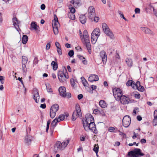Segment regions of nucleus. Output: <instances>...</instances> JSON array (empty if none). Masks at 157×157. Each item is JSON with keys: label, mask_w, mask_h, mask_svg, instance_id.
Returning <instances> with one entry per match:
<instances>
[{"label": "nucleus", "mask_w": 157, "mask_h": 157, "mask_svg": "<svg viewBox=\"0 0 157 157\" xmlns=\"http://www.w3.org/2000/svg\"><path fill=\"white\" fill-rule=\"evenodd\" d=\"M138 86V87H137L136 89H137L139 91H140L141 92H143L144 91V89L143 86H141L140 85V82L139 85Z\"/></svg>", "instance_id": "58836bf2"}, {"label": "nucleus", "mask_w": 157, "mask_h": 157, "mask_svg": "<svg viewBox=\"0 0 157 157\" xmlns=\"http://www.w3.org/2000/svg\"><path fill=\"white\" fill-rule=\"evenodd\" d=\"M69 142V140H66L63 141L62 143H61V147L62 149L65 148Z\"/></svg>", "instance_id": "c85d7f7f"}, {"label": "nucleus", "mask_w": 157, "mask_h": 157, "mask_svg": "<svg viewBox=\"0 0 157 157\" xmlns=\"http://www.w3.org/2000/svg\"><path fill=\"white\" fill-rule=\"evenodd\" d=\"M99 105L101 108H105L107 106L106 103L104 100L100 101L99 102Z\"/></svg>", "instance_id": "72a5a7b5"}, {"label": "nucleus", "mask_w": 157, "mask_h": 157, "mask_svg": "<svg viewBox=\"0 0 157 157\" xmlns=\"http://www.w3.org/2000/svg\"><path fill=\"white\" fill-rule=\"evenodd\" d=\"M46 86L47 88V91L48 92H52V90L51 88H49V87H48V86L46 85Z\"/></svg>", "instance_id": "052dcab7"}, {"label": "nucleus", "mask_w": 157, "mask_h": 157, "mask_svg": "<svg viewBox=\"0 0 157 157\" xmlns=\"http://www.w3.org/2000/svg\"><path fill=\"white\" fill-rule=\"evenodd\" d=\"M75 12V9L74 7H72L71 8V10H70V12L71 13L74 14V13Z\"/></svg>", "instance_id": "6e6d98bb"}, {"label": "nucleus", "mask_w": 157, "mask_h": 157, "mask_svg": "<svg viewBox=\"0 0 157 157\" xmlns=\"http://www.w3.org/2000/svg\"><path fill=\"white\" fill-rule=\"evenodd\" d=\"M154 118L153 121V124L154 126L157 125V110H155L154 112Z\"/></svg>", "instance_id": "4be33fe9"}, {"label": "nucleus", "mask_w": 157, "mask_h": 157, "mask_svg": "<svg viewBox=\"0 0 157 157\" xmlns=\"http://www.w3.org/2000/svg\"><path fill=\"white\" fill-rule=\"evenodd\" d=\"M4 77L3 76H0V81L2 84H3L4 83Z\"/></svg>", "instance_id": "de8ad7c7"}, {"label": "nucleus", "mask_w": 157, "mask_h": 157, "mask_svg": "<svg viewBox=\"0 0 157 157\" xmlns=\"http://www.w3.org/2000/svg\"><path fill=\"white\" fill-rule=\"evenodd\" d=\"M81 79L83 85L85 86H87V84H88L87 82L86 81L85 78L82 77L81 78Z\"/></svg>", "instance_id": "79ce46f5"}, {"label": "nucleus", "mask_w": 157, "mask_h": 157, "mask_svg": "<svg viewBox=\"0 0 157 157\" xmlns=\"http://www.w3.org/2000/svg\"><path fill=\"white\" fill-rule=\"evenodd\" d=\"M99 147L98 144H95L94 146L93 151L96 153V155L97 154L98 151Z\"/></svg>", "instance_id": "4c0bfd02"}, {"label": "nucleus", "mask_w": 157, "mask_h": 157, "mask_svg": "<svg viewBox=\"0 0 157 157\" xmlns=\"http://www.w3.org/2000/svg\"><path fill=\"white\" fill-rule=\"evenodd\" d=\"M78 116V117L77 113L74 111L72 115V120L73 121H75L77 118Z\"/></svg>", "instance_id": "e433bc0d"}, {"label": "nucleus", "mask_w": 157, "mask_h": 157, "mask_svg": "<svg viewBox=\"0 0 157 157\" xmlns=\"http://www.w3.org/2000/svg\"><path fill=\"white\" fill-rule=\"evenodd\" d=\"M58 78L60 82H63L65 81L66 79L68 78V76L62 71H59L58 73Z\"/></svg>", "instance_id": "6e6552de"}, {"label": "nucleus", "mask_w": 157, "mask_h": 157, "mask_svg": "<svg viewBox=\"0 0 157 157\" xmlns=\"http://www.w3.org/2000/svg\"><path fill=\"white\" fill-rule=\"evenodd\" d=\"M68 55L70 57H72L74 54V51L73 50H71L68 52Z\"/></svg>", "instance_id": "49530a36"}, {"label": "nucleus", "mask_w": 157, "mask_h": 157, "mask_svg": "<svg viewBox=\"0 0 157 157\" xmlns=\"http://www.w3.org/2000/svg\"><path fill=\"white\" fill-rule=\"evenodd\" d=\"M100 34V30L99 28H96L93 31L91 35L97 36H99Z\"/></svg>", "instance_id": "412c9836"}, {"label": "nucleus", "mask_w": 157, "mask_h": 157, "mask_svg": "<svg viewBox=\"0 0 157 157\" xmlns=\"http://www.w3.org/2000/svg\"><path fill=\"white\" fill-rule=\"evenodd\" d=\"M83 98V95L82 94H79L78 96V98L79 100Z\"/></svg>", "instance_id": "338daca9"}, {"label": "nucleus", "mask_w": 157, "mask_h": 157, "mask_svg": "<svg viewBox=\"0 0 157 157\" xmlns=\"http://www.w3.org/2000/svg\"><path fill=\"white\" fill-rule=\"evenodd\" d=\"M99 80V78L97 75H90L89 78V81L92 82L94 81H97Z\"/></svg>", "instance_id": "dca6fc26"}, {"label": "nucleus", "mask_w": 157, "mask_h": 157, "mask_svg": "<svg viewBox=\"0 0 157 157\" xmlns=\"http://www.w3.org/2000/svg\"><path fill=\"white\" fill-rule=\"evenodd\" d=\"M79 20L82 24H85L86 21V17L85 14L80 15L79 17Z\"/></svg>", "instance_id": "aec40b11"}, {"label": "nucleus", "mask_w": 157, "mask_h": 157, "mask_svg": "<svg viewBox=\"0 0 157 157\" xmlns=\"http://www.w3.org/2000/svg\"><path fill=\"white\" fill-rule=\"evenodd\" d=\"M98 37L92 35L91 39V43L93 44H95L96 42Z\"/></svg>", "instance_id": "7c9ffc66"}, {"label": "nucleus", "mask_w": 157, "mask_h": 157, "mask_svg": "<svg viewBox=\"0 0 157 157\" xmlns=\"http://www.w3.org/2000/svg\"><path fill=\"white\" fill-rule=\"evenodd\" d=\"M140 82L138 81L136 83L133 81V82L132 83L131 86L132 88L134 89H136L138 86L139 85Z\"/></svg>", "instance_id": "f704fd0d"}, {"label": "nucleus", "mask_w": 157, "mask_h": 157, "mask_svg": "<svg viewBox=\"0 0 157 157\" xmlns=\"http://www.w3.org/2000/svg\"><path fill=\"white\" fill-rule=\"evenodd\" d=\"M149 6L150 7V9H151V8L153 9V12L155 14V15L157 17V12H156V11H155V10H154V7L151 6V5H149Z\"/></svg>", "instance_id": "3c124183"}, {"label": "nucleus", "mask_w": 157, "mask_h": 157, "mask_svg": "<svg viewBox=\"0 0 157 157\" xmlns=\"http://www.w3.org/2000/svg\"><path fill=\"white\" fill-rule=\"evenodd\" d=\"M131 122L130 117L128 115L124 116L122 120V123L123 126L126 128L128 127Z\"/></svg>", "instance_id": "0eeeda50"}, {"label": "nucleus", "mask_w": 157, "mask_h": 157, "mask_svg": "<svg viewBox=\"0 0 157 157\" xmlns=\"http://www.w3.org/2000/svg\"><path fill=\"white\" fill-rule=\"evenodd\" d=\"M99 19V17L96 16H95L93 19V21H94L95 22H97Z\"/></svg>", "instance_id": "09e8293b"}, {"label": "nucleus", "mask_w": 157, "mask_h": 157, "mask_svg": "<svg viewBox=\"0 0 157 157\" xmlns=\"http://www.w3.org/2000/svg\"><path fill=\"white\" fill-rule=\"evenodd\" d=\"M88 14H95V9L93 6L89 7L88 9Z\"/></svg>", "instance_id": "c756f323"}, {"label": "nucleus", "mask_w": 157, "mask_h": 157, "mask_svg": "<svg viewBox=\"0 0 157 157\" xmlns=\"http://www.w3.org/2000/svg\"><path fill=\"white\" fill-rule=\"evenodd\" d=\"M140 9L139 8H136L135 10V12L136 13H140Z\"/></svg>", "instance_id": "5fc2aeb1"}, {"label": "nucleus", "mask_w": 157, "mask_h": 157, "mask_svg": "<svg viewBox=\"0 0 157 157\" xmlns=\"http://www.w3.org/2000/svg\"><path fill=\"white\" fill-rule=\"evenodd\" d=\"M32 137L29 135H27L25 137V143L29 145L31 143V141Z\"/></svg>", "instance_id": "b1692460"}, {"label": "nucleus", "mask_w": 157, "mask_h": 157, "mask_svg": "<svg viewBox=\"0 0 157 157\" xmlns=\"http://www.w3.org/2000/svg\"><path fill=\"white\" fill-rule=\"evenodd\" d=\"M133 82V81L132 80H129L126 83V85L127 86H131L132 83Z\"/></svg>", "instance_id": "a18cd8bd"}, {"label": "nucleus", "mask_w": 157, "mask_h": 157, "mask_svg": "<svg viewBox=\"0 0 157 157\" xmlns=\"http://www.w3.org/2000/svg\"><path fill=\"white\" fill-rule=\"evenodd\" d=\"M71 84L72 86H74L75 84V83L74 81V80L73 78H72L71 79Z\"/></svg>", "instance_id": "8fccbe9b"}, {"label": "nucleus", "mask_w": 157, "mask_h": 157, "mask_svg": "<svg viewBox=\"0 0 157 157\" xmlns=\"http://www.w3.org/2000/svg\"><path fill=\"white\" fill-rule=\"evenodd\" d=\"M59 122V121L57 119V118L56 117L52 122L51 125L50 127V130L52 128L53 129L54 127L56 125L57 123Z\"/></svg>", "instance_id": "a878e982"}, {"label": "nucleus", "mask_w": 157, "mask_h": 157, "mask_svg": "<svg viewBox=\"0 0 157 157\" xmlns=\"http://www.w3.org/2000/svg\"><path fill=\"white\" fill-rule=\"evenodd\" d=\"M68 16L69 18L72 20H74L75 18V15L74 13H69Z\"/></svg>", "instance_id": "a19ab883"}, {"label": "nucleus", "mask_w": 157, "mask_h": 157, "mask_svg": "<svg viewBox=\"0 0 157 157\" xmlns=\"http://www.w3.org/2000/svg\"><path fill=\"white\" fill-rule=\"evenodd\" d=\"M55 45L57 49L60 48V45L58 42H56Z\"/></svg>", "instance_id": "13d9d810"}, {"label": "nucleus", "mask_w": 157, "mask_h": 157, "mask_svg": "<svg viewBox=\"0 0 157 157\" xmlns=\"http://www.w3.org/2000/svg\"><path fill=\"white\" fill-rule=\"evenodd\" d=\"M54 19L52 21V27L53 32L55 35L57 34L58 33V27L59 26L58 19L56 15H54Z\"/></svg>", "instance_id": "7ed1b4c3"}, {"label": "nucleus", "mask_w": 157, "mask_h": 157, "mask_svg": "<svg viewBox=\"0 0 157 157\" xmlns=\"http://www.w3.org/2000/svg\"><path fill=\"white\" fill-rule=\"evenodd\" d=\"M33 99L35 102L38 103L40 99V96L38 93V90L36 89H34L33 90Z\"/></svg>", "instance_id": "9b49d317"}, {"label": "nucleus", "mask_w": 157, "mask_h": 157, "mask_svg": "<svg viewBox=\"0 0 157 157\" xmlns=\"http://www.w3.org/2000/svg\"><path fill=\"white\" fill-rule=\"evenodd\" d=\"M50 43H47L46 46V49L47 50H49L50 48Z\"/></svg>", "instance_id": "bf43d9fd"}, {"label": "nucleus", "mask_w": 157, "mask_h": 157, "mask_svg": "<svg viewBox=\"0 0 157 157\" xmlns=\"http://www.w3.org/2000/svg\"><path fill=\"white\" fill-rule=\"evenodd\" d=\"M137 119L138 121H140L142 120V118L140 116H138L137 117Z\"/></svg>", "instance_id": "774afa93"}, {"label": "nucleus", "mask_w": 157, "mask_h": 157, "mask_svg": "<svg viewBox=\"0 0 157 157\" xmlns=\"http://www.w3.org/2000/svg\"><path fill=\"white\" fill-rule=\"evenodd\" d=\"M102 27L103 31L105 33V31H107L108 30H109V28L107 26V24L105 23H103L102 25Z\"/></svg>", "instance_id": "2f4dec72"}, {"label": "nucleus", "mask_w": 157, "mask_h": 157, "mask_svg": "<svg viewBox=\"0 0 157 157\" xmlns=\"http://www.w3.org/2000/svg\"><path fill=\"white\" fill-rule=\"evenodd\" d=\"M113 95L117 100L123 95L122 91L119 88H115L113 89Z\"/></svg>", "instance_id": "423d86ee"}, {"label": "nucleus", "mask_w": 157, "mask_h": 157, "mask_svg": "<svg viewBox=\"0 0 157 157\" xmlns=\"http://www.w3.org/2000/svg\"><path fill=\"white\" fill-rule=\"evenodd\" d=\"M135 97L137 98H139L140 97V95L139 94H135Z\"/></svg>", "instance_id": "680f3d73"}, {"label": "nucleus", "mask_w": 157, "mask_h": 157, "mask_svg": "<svg viewBox=\"0 0 157 157\" xmlns=\"http://www.w3.org/2000/svg\"><path fill=\"white\" fill-rule=\"evenodd\" d=\"M62 149L61 146V142L59 141H57L54 145V150L55 151L57 152L60 150Z\"/></svg>", "instance_id": "2eb2a0df"}, {"label": "nucleus", "mask_w": 157, "mask_h": 157, "mask_svg": "<svg viewBox=\"0 0 157 157\" xmlns=\"http://www.w3.org/2000/svg\"><path fill=\"white\" fill-rule=\"evenodd\" d=\"M141 29L145 33L148 34H152L153 32L148 28L143 27H141Z\"/></svg>", "instance_id": "a211bd4d"}, {"label": "nucleus", "mask_w": 157, "mask_h": 157, "mask_svg": "<svg viewBox=\"0 0 157 157\" xmlns=\"http://www.w3.org/2000/svg\"><path fill=\"white\" fill-rule=\"evenodd\" d=\"M88 17L89 19H90L92 21H93V19L95 16V14H88Z\"/></svg>", "instance_id": "37998d69"}, {"label": "nucleus", "mask_w": 157, "mask_h": 157, "mask_svg": "<svg viewBox=\"0 0 157 157\" xmlns=\"http://www.w3.org/2000/svg\"><path fill=\"white\" fill-rule=\"evenodd\" d=\"M51 65L52 66L53 69L54 71L56 70L58 68V66L57 62L54 61H52L51 63Z\"/></svg>", "instance_id": "473e14b6"}, {"label": "nucleus", "mask_w": 157, "mask_h": 157, "mask_svg": "<svg viewBox=\"0 0 157 157\" xmlns=\"http://www.w3.org/2000/svg\"><path fill=\"white\" fill-rule=\"evenodd\" d=\"M125 62L128 67H131L132 66L133 63L131 59L127 58L125 59Z\"/></svg>", "instance_id": "bb28decb"}, {"label": "nucleus", "mask_w": 157, "mask_h": 157, "mask_svg": "<svg viewBox=\"0 0 157 157\" xmlns=\"http://www.w3.org/2000/svg\"><path fill=\"white\" fill-rule=\"evenodd\" d=\"M118 13L120 15L121 17L123 18L125 20H126V19L124 17L123 13H122L121 11H119Z\"/></svg>", "instance_id": "603ef678"}, {"label": "nucleus", "mask_w": 157, "mask_h": 157, "mask_svg": "<svg viewBox=\"0 0 157 157\" xmlns=\"http://www.w3.org/2000/svg\"><path fill=\"white\" fill-rule=\"evenodd\" d=\"M60 95L63 97H66V88L64 86H61L59 89Z\"/></svg>", "instance_id": "4468645a"}, {"label": "nucleus", "mask_w": 157, "mask_h": 157, "mask_svg": "<svg viewBox=\"0 0 157 157\" xmlns=\"http://www.w3.org/2000/svg\"><path fill=\"white\" fill-rule=\"evenodd\" d=\"M75 109L76 111H75L77 113L78 117L80 118H81L82 117V114L79 105L78 104H76Z\"/></svg>", "instance_id": "6ab92c4d"}, {"label": "nucleus", "mask_w": 157, "mask_h": 157, "mask_svg": "<svg viewBox=\"0 0 157 157\" xmlns=\"http://www.w3.org/2000/svg\"><path fill=\"white\" fill-rule=\"evenodd\" d=\"M65 115H60L59 116L58 118H57V119L59 121V122L63 120L65 118Z\"/></svg>", "instance_id": "ea45409f"}, {"label": "nucleus", "mask_w": 157, "mask_h": 157, "mask_svg": "<svg viewBox=\"0 0 157 157\" xmlns=\"http://www.w3.org/2000/svg\"><path fill=\"white\" fill-rule=\"evenodd\" d=\"M59 106L57 104H55L51 106L50 110V116L52 118L55 117L56 113L59 110Z\"/></svg>", "instance_id": "20e7f679"}, {"label": "nucleus", "mask_w": 157, "mask_h": 157, "mask_svg": "<svg viewBox=\"0 0 157 157\" xmlns=\"http://www.w3.org/2000/svg\"><path fill=\"white\" fill-rule=\"evenodd\" d=\"M66 97L68 98H69L71 97V94L70 93H66Z\"/></svg>", "instance_id": "e2e57ef3"}, {"label": "nucleus", "mask_w": 157, "mask_h": 157, "mask_svg": "<svg viewBox=\"0 0 157 157\" xmlns=\"http://www.w3.org/2000/svg\"><path fill=\"white\" fill-rule=\"evenodd\" d=\"M57 51L59 55H61L62 54V52L60 48H58Z\"/></svg>", "instance_id": "4d7b16f0"}, {"label": "nucleus", "mask_w": 157, "mask_h": 157, "mask_svg": "<svg viewBox=\"0 0 157 157\" xmlns=\"http://www.w3.org/2000/svg\"><path fill=\"white\" fill-rule=\"evenodd\" d=\"M40 8L41 9L44 10L45 9V6L44 4H42L41 5Z\"/></svg>", "instance_id": "69168bd1"}, {"label": "nucleus", "mask_w": 157, "mask_h": 157, "mask_svg": "<svg viewBox=\"0 0 157 157\" xmlns=\"http://www.w3.org/2000/svg\"><path fill=\"white\" fill-rule=\"evenodd\" d=\"M84 39L87 49L89 53H91V45L90 42V38L88 35L83 37Z\"/></svg>", "instance_id": "1a4fd4ad"}, {"label": "nucleus", "mask_w": 157, "mask_h": 157, "mask_svg": "<svg viewBox=\"0 0 157 157\" xmlns=\"http://www.w3.org/2000/svg\"><path fill=\"white\" fill-rule=\"evenodd\" d=\"M12 20L13 25L17 31H18L20 29L19 26V24L20 22L18 21L17 18L16 17H15L14 16H13Z\"/></svg>", "instance_id": "f8f14e48"}, {"label": "nucleus", "mask_w": 157, "mask_h": 157, "mask_svg": "<svg viewBox=\"0 0 157 157\" xmlns=\"http://www.w3.org/2000/svg\"><path fill=\"white\" fill-rule=\"evenodd\" d=\"M88 35L87 31L86 30H84L83 32V35H82V37L84 36H86Z\"/></svg>", "instance_id": "864d4df0"}, {"label": "nucleus", "mask_w": 157, "mask_h": 157, "mask_svg": "<svg viewBox=\"0 0 157 157\" xmlns=\"http://www.w3.org/2000/svg\"><path fill=\"white\" fill-rule=\"evenodd\" d=\"M115 130V128L112 127H110L108 128V131L110 132H116Z\"/></svg>", "instance_id": "c03bdc74"}, {"label": "nucleus", "mask_w": 157, "mask_h": 157, "mask_svg": "<svg viewBox=\"0 0 157 157\" xmlns=\"http://www.w3.org/2000/svg\"><path fill=\"white\" fill-rule=\"evenodd\" d=\"M28 37L26 35H24L22 38V42L23 44H26L28 40Z\"/></svg>", "instance_id": "c9c22d12"}, {"label": "nucleus", "mask_w": 157, "mask_h": 157, "mask_svg": "<svg viewBox=\"0 0 157 157\" xmlns=\"http://www.w3.org/2000/svg\"><path fill=\"white\" fill-rule=\"evenodd\" d=\"M27 58L25 56H22V64L23 71L25 72L26 71V64L28 61Z\"/></svg>", "instance_id": "9d476101"}, {"label": "nucleus", "mask_w": 157, "mask_h": 157, "mask_svg": "<svg viewBox=\"0 0 157 157\" xmlns=\"http://www.w3.org/2000/svg\"><path fill=\"white\" fill-rule=\"evenodd\" d=\"M117 101H120V102L123 105L128 104L132 103L133 100H130V98L124 95L121 96Z\"/></svg>", "instance_id": "39448f33"}, {"label": "nucleus", "mask_w": 157, "mask_h": 157, "mask_svg": "<svg viewBox=\"0 0 157 157\" xmlns=\"http://www.w3.org/2000/svg\"><path fill=\"white\" fill-rule=\"evenodd\" d=\"M31 27L32 29L36 31L37 30V28L39 27V26H38L36 24V22L34 21L32 22L31 24Z\"/></svg>", "instance_id": "cd10ccee"}, {"label": "nucleus", "mask_w": 157, "mask_h": 157, "mask_svg": "<svg viewBox=\"0 0 157 157\" xmlns=\"http://www.w3.org/2000/svg\"><path fill=\"white\" fill-rule=\"evenodd\" d=\"M71 3L74 5L75 8H77L81 5L80 0H72L70 1Z\"/></svg>", "instance_id": "f3484780"}, {"label": "nucleus", "mask_w": 157, "mask_h": 157, "mask_svg": "<svg viewBox=\"0 0 157 157\" xmlns=\"http://www.w3.org/2000/svg\"><path fill=\"white\" fill-rule=\"evenodd\" d=\"M144 154L141 152L139 148H136L133 151L128 152V156L129 157H139L143 156Z\"/></svg>", "instance_id": "f03ea898"}, {"label": "nucleus", "mask_w": 157, "mask_h": 157, "mask_svg": "<svg viewBox=\"0 0 157 157\" xmlns=\"http://www.w3.org/2000/svg\"><path fill=\"white\" fill-rule=\"evenodd\" d=\"M105 34L108 36H109L111 39H114V35L113 33L110 30V29L108 30L107 31H105Z\"/></svg>", "instance_id": "5701e85b"}, {"label": "nucleus", "mask_w": 157, "mask_h": 157, "mask_svg": "<svg viewBox=\"0 0 157 157\" xmlns=\"http://www.w3.org/2000/svg\"><path fill=\"white\" fill-rule=\"evenodd\" d=\"M93 113H94L96 114H101L102 115H103L104 114H105L104 112L101 109H94L93 111Z\"/></svg>", "instance_id": "393cba45"}, {"label": "nucleus", "mask_w": 157, "mask_h": 157, "mask_svg": "<svg viewBox=\"0 0 157 157\" xmlns=\"http://www.w3.org/2000/svg\"><path fill=\"white\" fill-rule=\"evenodd\" d=\"M100 56L102 59L103 64H105L107 60V56L106 52L104 51H101L100 53Z\"/></svg>", "instance_id": "ddd939ff"}, {"label": "nucleus", "mask_w": 157, "mask_h": 157, "mask_svg": "<svg viewBox=\"0 0 157 157\" xmlns=\"http://www.w3.org/2000/svg\"><path fill=\"white\" fill-rule=\"evenodd\" d=\"M78 57L79 59L81 60H83V59H85V58L83 57L82 56H81L80 55H78Z\"/></svg>", "instance_id": "0e129e2a"}, {"label": "nucleus", "mask_w": 157, "mask_h": 157, "mask_svg": "<svg viewBox=\"0 0 157 157\" xmlns=\"http://www.w3.org/2000/svg\"><path fill=\"white\" fill-rule=\"evenodd\" d=\"M85 118L86 119L84 121L82 120L83 126L85 130L88 132L90 130L94 133H97V131L93 116L91 114H87L86 115Z\"/></svg>", "instance_id": "f257e3e1"}]
</instances>
